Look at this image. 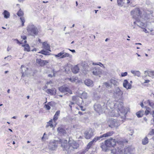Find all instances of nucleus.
<instances>
[{
  "mask_svg": "<svg viewBox=\"0 0 154 154\" xmlns=\"http://www.w3.org/2000/svg\"><path fill=\"white\" fill-rule=\"evenodd\" d=\"M21 69H22V77L24 76L27 73V71L28 70V68L24 66L23 65H22Z\"/></svg>",
  "mask_w": 154,
  "mask_h": 154,
  "instance_id": "18",
  "label": "nucleus"
},
{
  "mask_svg": "<svg viewBox=\"0 0 154 154\" xmlns=\"http://www.w3.org/2000/svg\"><path fill=\"white\" fill-rule=\"evenodd\" d=\"M58 89L60 92L64 93L65 94H72L71 90L68 87L65 86H62L59 87Z\"/></svg>",
  "mask_w": 154,
  "mask_h": 154,
  "instance_id": "11",
  "label": "nucleus"
},
{
  "mask_svg": "<svg viewBox=\"0 0 154 154\" xmlns=\"http://www.w3.org/2000/svg\"><path fill=\"white\" fill-rule=\"evenodd\" d=\"M64 140L63 139H60L58 140H50L49 143L48 148L50 150H56L58 147V144H60L62 145L61 141Z\"/></svg>",
  "mask_w": 154,
  "mask_h": 154,
  "instance_id": "6",
  "label": "nucleus"
},
{
  "mask_svg": "<svg viewBox=\"0 0 154 154\" xmlns=\"http://www.w3.org/2000/svg\"><path fill=\"white\" fill-rule=\"evenodd\" d=\"M145 27L144 28H142L143 29V32H145L146 33H148V31L147 30V29H145Z\"/></svg>",
  "mask_w": 154,
  "mask_h": 154,
  "instance_id": "54",
  "label": "nucleus"
},
{
  "mask_svg": "<svg viewBox=\"0 0 154 154\" xmlns=\"http://www.w3.org/2000/svg\"><path fill=\"white\" fill-rule=\"evenodd\" d=\"M145 73H147L148 75L150 77L153 78L154 77V71H145Z\"/></svg>",
  "mask_w": 154,
  "mask_h": 154,
  "instance_id": "31",
  "label": "nucleus"
},
{
  "mask_svg": "<svg viewBox=\"0 0 154 154\" xmlns=\"http://www.w3.org/2000/svg\"><path fill=\"white\" fill-rule=\"evenodd\" d=\"M134 24H137V26L139 27H141V28H143L146 27L145 24L140 21V19H138L136 20V21L134 22Z\"/></svg>",
  "mask_w": 154,
  "mask_h": 154,
  "instance_id": "14",
  "label": "nucleus"
},
{
  "mask_svg": "<svg viewBox=\"0 0 154 154\" xmlns=\"http://www.w3.org/2000/svg\"><path fill=\"white\" fill-rule=\"evenodd\" d=\"M38 53H41L42 54H44L45 55H47L48 54V52H47L46 51H44V50H42L38 52Z\"/></svg>",
  "mask_w": 154,
  "mask_h": 154,
  "instance_id": "43",
  "label": "nucleus"
},
{
  "mask_svg": "<svg viewBox=\"0 0 154 154\" xmlns=\"http://www.w3.org/2000/svg\"><path fill=\"white\" fill-rule=\"evenodd\" d=\"M87 95V93L85 92H83L82 94V96H86Z\"/></svg>",
  "mask_w": 154,
  "mask_h": 154,
  "instance_id": "53",
  "label": "nucleus"
},
{
  "mask_svg": "<svg viewBox=\"0 0 154 154\" xmlns=\"http://www.w3.org/2000/svg\"><path fill=\"white\" fill-rule=\"evenodd\" d=\"M134 133V131L133 130H132L131 131V132H130V133L129 134L130 135H132Z\"/></svg>",
  "mask_w": 154,
  "mask_h": 154,
  "instance_id": "56",
  "label": "nucleus"
},
{
  "mask_svg": "<svg viewBox=\"0 0 154 154\" xmlns=\"http://www.w3.org/2000/svg\"><path fill=\"white\" fill-rule=\"evenodd\" d=\"M97 64H98V63H92V64L93 65H97Z\"/></svg>",
  "mask_w": 154,
  "mask_h": 154,
  "instance_id": "61",
  "label": "nucleus"
},
{
  "mask_svg": "<svg viewBox=\"0 0 154 154\" xmlns=\"http://www.w3.org/2000/svg\"><path fill=\"white\" fill-rule=\"evenodd\" d=\"M150 108L149 107H147L145 112V113L147 115L150 112Z\"/></svg>",
  "mask_w": 154,
  "mask_h": 154,
  "instance_id": "46",
  "label": "nucleus"
},
{
  "mask_svg": "<svg viewBox=\"0 0 154 154\" xmlns=\"http://www.w3.org/2000/svg\"><path fill=\"white\" fill-rule=\"evenodd\" d=\"M14 41H17V43L19 45L22 44H23V40L21 41V42H20L17 39H14Z\"/></svg>",
  "mask_w": 154,
  "mask_h": 154,
  "instance_id": "48",
  "label": "nucleus"
},
{
  "mask_svg": "<svg viewBox=\"0 0 154 154\" xmlns=\"http://www.w3.org/2000/svg\"><path fill=\"white\" fill-rule=\"evenodd\" d=\"M77 79L78 78L77 77H72L71 78H68L67 79L72 82H75L77 80Z\"/></svg>",
  "mask_w": 154,
  "mask_h": 154,
  "instance_id": "36",
  "label": "nucleus"
},
{
  "mask_svg": "<svg viewBox=\"0 0 154 154\" xmlns=\"http://www.w3.org/2000/svg\"><path fill=\"white\" fill-rule=\"evenodd\" d=\"M69 50L71 51L72 52H73V53H75V50H71V49H69Z\"/></svg>",
  "mask_w": 154,
  "mask_h": 154,
  "instance_id": "57",
  "label": "nucleus"
},
{
  "mask_svg": "<svg viewBox=\"0 0 154 154\" xmlns=\"http://www.w3.org/2000/svg\"><path fill=\"white\" fill-rule=\"evenodd\" d=\"M52 103L51 102L48 103L47 104H46L45 105V109L47 110H50L51 109V107L50 106L51 105Z\"/></svg>",
  "mask_w": 154,
  "mask_h": 154,
  "instance_id": "35",
  "label": "nucleus"
},
{
  "mask_svg": "<svg viewBox=\"0 0 154 154\" xmlns=\"http://www.w3.org/2000/svg\"><path fill=\"white\" fill-rule=\"evenodd\" d=\"M81 110H82L83 111H84L85 110V109H84L83 107L81 106Z\"/></svg>",
  "mask_w": 154,
  "mask_h": 154,
  "instance_id": "58",
  "label": "nucleus"
},
{
  "mask_svg": "<svg viewBox=\"0 0 154 154\" xmlns=\"http://www.w3.org/2000/svg\"><path fill=\"white\" fill-rule=\"evenodd\" d=\"M126 1L127 2V4H129L130 2L129 0H117V3L120 6H123V2Z\"/></svg>",
  "mask_w": 154,
  "mask_h": 154,
  "instance_id": "30",
  "label": "nucleus"
},
{
  "mask_svg": "<svg viewBox=\"0 0 154 154\" xmlns=\"http://www.w3.org/2000/svg\"><path fill=\"white\" fill-rule=\"evenodd\" d=\"M20 19L21 20V22L22 23V26H23L24 25V23L25 22L24 18L23 17H21L20 18Z\"/></svg>",
  "mask_w": 154,
  "mask_h": 154,
  "instance_id": "44",
  "label": "nucleus"
},
{
  "mask_svg": "<svg viewBox=\"0 0 154 154\" xmlns=\"http://www.w3.org/2000/svg\"><path fill=\"white\" fill-rule=\"evenodd\" d=\"M79 68L77 65L75 66L72 69V72L74 73H77L79 72Z\"/></svg>",
  "mask_w": 154,
  "mask_h": 154,
  "instance_id": "27",
  "label": "nucleus"
},
{
  "mask_svg": "<svg viewBox=\"0 0 154 154\" xmlns=\"http://www.w3.org/2000/svg\"><path fill=\"white\" fill-rule=\"evenodd\" d=\"M114 94L115 95L120 96L122 95L123 92L119 87H117L115 88L114 91Z\"/></svg>",
  "mask_w": 154,
  "mask_h": 154,
  "instance_id": "17",
  "label": "nucleus"
},
{
  "mask_svg": "<svg viewBox=\"0 0 154 154\" xmlns=\"http://www.w3.org/2000/svg\"><path fill=\"white\" fill-rule=\"evenodd\" d=\"M131 14L133 18L136 20L141 18V13L139 8H136L131 12Z\"/></svg>",
  "mask_w": 154,
  "mask_h": 154,
  "instance_id": "7",
  "label": "nucleus"
},
{
  "mask_svg": "<svg viewBox=\"0 0 154 154\" xmlns=\"http://www.w3.org/2000/svg\"><path fill=\"white\" fill-rule=\"evenodd\" d=\"M97 65H99L101 67H103L104 68V66L100 62L98 63Z\"/></svg>",
  "mask_w": 154,
  "mask_h": 154,
  "instance_id": "52",
  "label": "nucleus"
},
{
  "mask_svg": "<svg viewBox=\"0 0 154 154\" xmlns=\"http://www.w3.org/2000/svg\"><path fill=\"white\" fill-rule=\"evenodd\" d=\"M122 122L118 121L116 119L113 118H111L109 119L107 122L109 124V126L112 128L114 127H117L119 126Z\"/></svg>",
  "mask_w": 154,
  "mask_h": 154,
  "instance_id": "8",
  "label": "nucleus"
},
{
  "mask_svg": "<svg viewBox=\"0 0 154 154\" xmlns=\"http://www.w3.org/2000/svg\"><path fill=\"white\" fill-rule=\"evenodd\" d=\"M26 30L28 35L32 36L37 35L38 32L37 28L32 23H30L28 25Z\"/></svg>",
  "mask_w": 154,
  "mask_h": 154,
  "instance_id": "3",
  "label": "nucleus"
},
{
  "mask_svg": "<svg viewBox=\"0 0 154 154\" xmlns=\"http://www.w3.org/2000/svg\"><path fill=\"white\" fill-rule=\"evenodd\" d=\"M106 143V140L105 143H102L101 146V147L103 151H106L108 149V147H109L108 144Z\"/></svg>",
  "mask_w": 154,
  "mask_h": 154,
  "instance_id": "24",
  "label": "nucleus"
},
{
  "mask_svg": "<svg viewBox=\"0 0 154 154\" xmlns=\"http://www.w3.org/2000/svg\"><path fill=\"white\" fill-rule=\"evenodd\" d=\"M123 85V87L127 89H131L132 87L131 84L129 83L127 79L124 80Z\"/></svg>",
  "mask_w": 154,
  "mask_h": 154,
  "instance_id": "15",
  "label": "nucleus"
},
{
  "mask_svg": "<svg viewBox=\"0 0 154 154\" xmlns=\"http://www.w3.org/2000/svg\"><path fill=\"white\" fill-rule=\"evenodd\" d=\"M17 15L19 17L22 16L23 15V13L21 9H20L17 13Z\"/></svg>",
  "mask_w": 154,
  "mask_h": 154,
  "instance_id": "41",
  "label": "nucleus"
},
{
  "mask_svg": "<svg viewBox=\"0 0 154 154\" xmlns=\"http://www.w3.org/2000/svg\"><path fill=\"white\" fill-rule=\"evenodd\" d=\"M123 145L118 146L111 150V152L113 154H128L130 153L129 148H127L123 149Z\"/></svg>",
  "mask_w": 154,
  "mask_h": 154,
  "instance_id": "4",
  "label": "nucleus"
},
{
  "mask_svg": "<svg viewBox=\"0 0 154 154\" xmlns=\"http://www.w3.org/2000/svg\"><path fill=\"white\" fill-rule=\"evenodd\" d=\"M149 134L150 135H152L154 134V129H152L149 132Z\"/></svg>",
  "mask_w": 154,
  "mask_h": 154,
  "instance_id": "51",
  "label": "nucleus"
},
{
  "mask_svg": "<svg viewBox=\"0 0 154 154\" xmlns=\"http://www.w3.org/2000/svg\"><path fill=\"white\" fill-rule=\"evenodd\" d=\"M143 110L137 112V113H136V115L137 117L138 118H140L142 117L143 115Z\"/></svg>",
  "mask_w": 154,
  "mask_h": 154,
  "instance_id": "37",
  "label": "nucleus"
},
{
  "mask_svg": "<svg viewBox=\"0 0 154 154\" xmlns=\"http://www.w3.org/2000/svg\"><path fill=\"white\" fill-rule=\"evenodd\" d=\"M85 83L88 86H90L92 85L93 81L90 79H86L85 81Z\"/></svg>",
  "mask_w": 154,
  "mask_h": 154,
  "instance_id": "28",
  "label": "nucleus"
},
{
  "mask_svg": "<svg viewBox=\"0 0 154 154\" xmlns=\"http://www.w3.org/2000/svg\"><path fill=\"white\" fill-rule=\"evenodd\" d=\"M2 14L4 15V18L5 19H8L10 17V13L7 10H4L2 13Z\"/></svg>",
  "mask_w": 154,
  "mask_h": 154,
  "instance_id": "26",
  "label": "nucleus"
},
{
  "mask_svg": "<svg viewBox=\"0 0 154 154\" xmlns=\"http://www.w3.org/2000/svg\"><path fill=\"white\" fill-rule=\"evenodd\" d=\"M128 74V73L127 72H122L121 74V76L122 77H123L126 76Z\"/></svg>",
  "mask_w": 154,
  "mask_h": 154,
  "instance_id": "49",
  "label": "nucleus"
},
{
  "mask_svg": "<svg viewBox=\"0 0 154 154\" xmlns=\"http://www.w3.org/2000/svg\"><path fill=\"white\" fill-rule=\"evenodd\" d=\"M24 0H18V1L20 2H23Z\"/></svg>",
  "mask_w": 154,
  "mask_h": 154,
  "instance_id": "64",
  "label": "nucleus"
},
{
  "mask_svg": "<svg viewBox=\"0 0 154 154\" xmlns=\"http://www.w3.org/2000/svg\"><path fill=\"white\" fill-rule=\"evenodd\" d=\"M146 103L149 104L152 108L154 109V101L152 100H148Z\"/></svg>",
  "mask_w": 154,
  "mask_h": 154,
  "instance_id": "34",
  "label": "nucleus"
},
{
  "mask_svg": "<svg viewBox=\"0 0 154 154\" xmlns=\"http://www.w3.org/2000/svg\"><path fill=\"white\" fill-rule=\"evenodd\" d=\"M36 62L40 66H43L46 65L48 62L46 60H43L40 59H37L36 60Z\"/></svg>",
  "mask_w": 154,
  "mask_h": 154,
  "instance_id": "16",
  "label": "nucleus"
},
{
  "mask_svg": "<svg viewBox=\"0 0 154 154\" xmlns=\"http://www.w3.org/2000/svg\"><path fill=\"white\" fill-rule=\"evenodd\" d=\"M62 145L61 147L64 150L67 151L68 153L74 150V149H77L79 146V144L73 140H71L69 139L68 142L66 140L64 139L61 141Z\"/></svg>",
  "mask_w": 154,
  "mask_h": 154,
  "instance_id": "2",
  "label": "nucleus"
},
{
  "mask_svg": "<svg viewBox=\"0 0 154 154\" xmlns=\"http://www.w3.org/2000/svg\"><path fill=\"white\" fill-rule=\"evenodd\" d=\"M46 92L50 94V95H54L56 94V90L54 88L48 89L46 91Z\"/></svg>",
  "mask_w": 154,
  "mask_h": 154,
  "instance_id": "19",
  "label": "nucleus"
},
{
  "mask_svg": "<svg viewBox=\"0 0 154 154\" xmlns=\"http://www.w3.org/2000/svg\"><path fill=\"white\" fill-rule=\"evenodd\" d=\"M150 82V81L149 80H146L144 82V83H148Z\"/></svg>",
  "mask_w": 154,
  "mask_h": 154,
  "instance_id": "55",
  "label": "nucleus"
},
{
  "mask_svg": "<svg viewBox=\"0 0 154 154\" xmlns=\"http://www.w3.org/2000/svg\"><path fill=\"white\" fill-rule=\"evenodd\" d=\"M85 138L88 139L90 138L93 136V132L91 129L86 131L84 133Z\"/></svg>",
  "mask_w": 154,
  "mask_h": 154,
  "instance_id": "13",
  "label": "nucleus"
},
{
  "mask_svg": "<svg viewBox=\"0 0 154 154\" xmlns=\"http://www.w3.org/2000/svg\"><path fill=\"white\" fill-rule=\"evenodd\" d=\"M81 66L84 68H86L88 66V64L85 61H82L81 64Z\"/></svg>",
  "mask_w": 154,
  "mask_h": 154,
  "instance_id": "38",
  "label": "nucleus"
},
{
  "mask_svg": "<svg viewBox=\"0 0 154 154\" xmlns=\"http://www.w3.org/2000/svg\"><path fill=\"white\" fill-rule=\"evenodd\" d=\"M24 51H30L29 46L28 44H26L24 45Z\"/></svg>",
  "mask_w": 154,
  "mask_h": 154,
  "instance_id": "39",
  "label": "nucleus"
},
{
  "mask_svg": "<svg viewBox=\"0 0 154 154\" xmlns=\"http://www.w3.org/2000/svg\"><path fill=\"white\" fill-rule=\"evenodd\" d=\"M58 133L61 135H64L66 134V131L65 130L61 127H59L57 129Z\"/></svg>",
  "mask_w": 154,
  "mask_h": 154,
  "instance_id": "21",
  "label": "nucleus"
},
{
  "mask_svg": "<svg viewBox=\"0 0 154 154\" xmlns=\"http://www.w3.org/2000/svg\"><path fill=\"white\" fill-rule=\"evenodd\" d=\"M69 54L67 53H65L64 51L58 53L57 54L54 55L56 57H59L60 58H63L69 56Z\"/></svg>",
  "mask_w": 154,
  "mask_h": 154,
  "instance_id": "12",
  "label": "nucleus"
},
{
  "mask_svg": "<svg viewBox=\"0 0 154 154\" xmlns=\"http://www.w3.org/2000/svg\"><path fill=\"white\" fill-rule=\"evenodd\" d=\"M102 70L98 66H95L92 68L91 69L93 75L100 77V75L102 74Z\"/></svg>",
  "mask_w": 154,
  "mask_h": 154,
  "instance_id": "10",
  "label": "nucleus"
},
{
  "mask_svg": "<svg viewBox=\"0 0 154 154\" xmlns=\"http://www.w3.org/2000/svg\"><path fill=\"white\" fill-rule=\"evenodd\" d=\"M114 133L113 131H109L104 134L102 135L99 137H95L94 139L91 141L93 143L94 142H96L97 141L100 140V139L103 137H107L111 136Z\"/></svg>",
  "mask_w": 154,
  "mask_h": 154,
  "instance_id": "9",
  "label": "nucleus"
},
{
  "mask_svg": "<svg viewBox=\"0 0 154 154\" xmlns=\"http://www.w3.org/2000/svg\"><path fill=\"white\" fill-rule=\"evenodd\" d=\"M110 83L113 84L114 85L117 86L119 84V80L118 79L113 78L110 79Z\"/></svg>",
  "mask_w": 154,
  "mask_h": 154,
  "instance_id": "20",
  "label": "nucleus"
},
{
  "mask_svg": "<svg viewBox=\"0 0 154 154\" xmlns=\"http://www.w3.org/2000/svg\"><path fill=\"white\" fill-rule=\"evenodd\" d=\"M116 101L113 104L109 105V101L107 104L102 103H95L94 106V110L99 115L104 112H107L109 110L110 112L109 114L111 116H120L123 120L125 118L127 112L125 108L123 106V100L122 97H115Z\"/></svg>",
  "mask_w": 154,
  "mask_h": 154,
  "instance_id": "1",
  "label": "nucleus"
},
{
  "mask_svg": "<svg viewBox=\"0 0 154 154\" xmlns=\"http://www.w3.org/2000/svg\"><path fill=\"white\" fill-rule=\"evenodd\" d=\"M48 136L45 133L43 134V137L42 138V140H44L48 139Z\"/></svg>",
  "mask_w": 154,
  "mask_h": 154,
  "instance_id": "40",
  "label": "nucleus"
},
{
  "mask_svg": "<svg viewBox=\"0 0 154 154\" xmlns=\"http://www.w3.org/2000/svg\"><path fill=\"white\" fill-rule=\"evenodd\" d=\"M50 127L51 128H54L55 126L53 125V120L52 119H51L48 122H47L45 127L48 128V127Z\"/></svg>",
  "mask_w": 154,
  "mask_h": 154,
  "instance_id": "23",
  "label": "nucleus"
},
{
  "mask_svg": "<svg viewBox=\"0 0 154 154\" xmlns=\"http://www.w3.org/2000/svg\"><path fill=\"white\" fill-rule=\"evenodd\" d=\"M60 111L59 110L57 111L54 116L53 121H54V123L56 122L57 120L58 119V117L59 116L60 114Z\"/></svg>",
  "mask_w": 154,
  "mask_h": 154,
  "instance_id": "22",
  "label": "nucleus"
},
{
  "mask_svg": "<svg viewBox=\"0 0 154 154\" xmlns=\"http://www.w3.org/2000/svg\"><path fill=\"white\" fill-rule=\"evenodd\" d=\"M37 51V49L36 48H34L33 50H32V51Z\"/></svg>",
  "mask_w": 154,
  "mask_h": 154,
  "instance_id": "63",
  "label": "nucleus"
},
{
  "mask_svg": "<svg viewBox=\"0 0 154 154\" xmlns=\"http://www.w3.org/2000/svg\"><path fill=\"white\" fill-rule=\"evenodd\" d=\"M106 143L109 147L112 146L116 148L118 146H123V142L122 141H116L115 139H111L106 140Z\"/></svg>",
  "mask_w": 154,
  "mask_h": 154,
  "instance_id": "5",
  "label": "nucleus"
},
{
  "mask_svg": "<svg viewBox=\"0 0 154 154\" xmlns=\"http://www.w3.org/2000/svg\"><path fill=\"white\" fill-rule=\"evenodd\" d=\"M103 84L106 86V88H108L110 87V85L108 82H105L103 83Z\"/></svg>",
  "mask_w": 154,
  "mask_h": 154,
  "instance_id": "47",
  "label": "nucleus"
},
{
  "mask_svg": "<svg viewBox=\"0 0 154 154\" xmlns=\"http://www.w3.org/2000/svg\"><path fill=\"white\" fill-rule=\"evenodd\" d=\"M131 72L134 76L139 77L140 75V72L139 71L131 70Z\"/></svg>",
  "mask_w": 154,
  "mask_h": 154,
  "instance_id": "32",
  "label": "nucleus"
},
{
  "mask_svg": "<svg viewBox=\"0 0 154 154\" xmlns=\"http://www.w3.org/2000/svg\"><path fill=\"white\" fill-rule=\"evenodd\" d=\"M21 38L23 40H24L23 42V43H26L27 41L26 39V35H23L21 36Z\"/></svg>",
  "mask_w": 154,
  "mask_h": 154,
  "instance_id": "45",
  "label": "nucleus"
},
{
  "mask_svg": "<svg viewBox=\"0 0 154 154\" xmlns=\"http://www.w3.org/2000/svg\"><path fill=\"white\" fill-rule=\"evenodd\" d=\"M47 88V86L46 85H45V86L43 87V89H45Z\"/></svg>",
  "mask_w": 154,
  "mask_h": 154,
  "instance_id": "59",
  "label": "nucleus"
},
{
  "mask_svg": "<svg viewBox=\"0 0 154 154\" xmlns=\"http://www.w3.org/2000/svg\"><path fill=\"white\" fill-rule=\"evenodd\" d=\"M78 97H72V100H74V102H70V104H71V105H72L75 103H77V101H75V99H77V98H78Z\"/></svg>",
  "mask_w": 154,
  "mask_h": 154,
  "instance_id": "42",
  "label": "nucleus"
},
{
  "mask_svg": "<svg viewBox=\"0 0 154 154\" xmlns=\"http://www.w3.org/2000/svg\"><path fill=\"white\" fill-rule=\"evenodd\" d=\"M52 84H53L52 82L51 81H50L49 82H47L46 83V84L47 85H50L51 86H52L53 85Z\"/></svg>",
  "mask_w": 154,
  "mask_h": 154,
  "instance_id": "50",
  "label": "nucleus"
},
{
  "mask_svg": "<svg viewBox=\"0 0 154 154\" xmlns=\"http://www.w3.org/2000/svg\"><path fill=\"white\" fill-rule=\"evenodd\" d=\"M149 139L147 137H146L143 139H142V143L143 145H145L149 143Z\"/></svg>",
  "mask_w": 154,
  "mask_h": 154,
  "instance_id": "33",
  "label": "nucleus"
},
{
  "mask_svg": "<svg viewBox=\"0 0 154 154\" xmlns=\"http://www.w3.org/2000/svg\"><path fill=\"white\" fill-rule=\"evenodd\" d=\"M11 56H8L7 57H5L4 58V59H6V58H11Z\"/></svg>",
  "mask_w": 154,
  "mask_h": 154,
  "instance_id": "62",
  "label": "nucleus"
},
{
  "mask_svg": "<svg viewBox=\"0 0 154 154\" xmlns=\"http://www.w3.org/2000/svg\"><path fill=\"white\" fill-rule=\"evenodd\" d=\"M140 106H141V107L142 108L143 107V103H140Z\"/></svg>",
  "mask_w": 154,
  "mask_h": 154,
  "instance_id": "60",
  "label": "nucleus"
},
{
  "mask_svg": "<svg viewBox=\"0 0 154 154\" xmlns=\"http://www.w3.org/2000/svg\"><path fill=\"white\" fill-rule=\"evenodd\" d=\"M93 144V143L91 141L87 145L86 149L83 152V154H84L85 152L88 151V150L90 148Z\"/></svg>",
  "mask_w": 154,
  "mask_h": 154,
  "instance_id": "29",
  "label": "nucleus"
},
{
  "mask_svg": "<svg viewBox=\"0 0 154 154\" xmlns=\"http://www.w3.org/2000/svg\"><path fill=\"white\" fill-rule=\"evenodd\" d=\"M43 47L46 50L51 51L50 45L46 42H44L42 44Z\"/></svg>",
  "mask_w": 154,
  "mask_h": 154,
  "instance_id": "25",
  "label": "nucleus"
}]
</instances>
